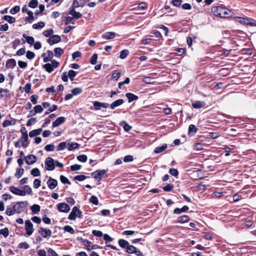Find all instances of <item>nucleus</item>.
Instances as JSON below:
<instances>
[{
    "instance_id": "obj_1",
    "label": "nucleus",
    "mask_w": 256,
    "mask_h": 256,
    "mask_svg": "<svg viewBox=\"0 0 256 256\" xmlns=\"http://www.w3.org/2000/svg\"><path fill=\"white\" fill-rule=\"evenodd\" d=\"M211 10L214 15L220 18H226L232 16L231 11L226 8L214 6L212 8Z\"/></svg>"
},
{
    "instance_id": "obj_2",
    "label": "nucleus",
    "mask_w": 256,
    "mask_h": 256,
    "mask_svg": "<svg viewBox=\"0 0 256 256\" xmlns=\"http://www.w3.org/2000/svg\"><path fill=\"white\" fill-rule=\"evenodd\" d=\"M234 18L236 22L244 25L256 26V21L253 19L238 16L235 17Z\"/></svg>"
},
{
    "instance_id": "obj_3",
    "label": "nucleus",
    "mask_w": 256,
    "mask_h": 256,
    "mask_svg": "<svg viewBox=\"0 0 256 256\" xmlns=\"http://www.w3.org/2000/svg\"><path fill=\"white\" fill-rule=\"evenodd\" d=\"M60 65L59 62L56 60H52L51 61V63H47L43 66V68L46 70L48 73L52 72L54 68H58Z\"/></svg>"
},
{
    "instance_id": "obj_4",
    "label": "nucleus",
    "mask_w": 256,
    "mask_h": 256,
    "mask_svg": "<svg viewBox=\"0 0 256 256\" xmlns=\"http://www.w3.org/2000/svg\"><path fill=\"white\" fill-rule=\"evenodd\" d=\"M82 216V212L76 206H75L72 208V211L69 214L68 218L70 220H74L76 217L81 218Z\"/></svg>"
},
{
    "instance_id": "obj_5",
    "label": "nucleus",
    "mask_w": 256,
    "mask_h": 256,
    "mask_svg": "<svg viewBox=\"0 0 256 256\" xmlns=\"http://www.w3.org/2000/svg\"><path fill=\"white\" fill-rule=\"evenodd\" d=\"M25 230L28 236H30L34 232L33 224L28 220L25 221Z\"/></svg>"
},
{
    "instance_id": "obj_6",
    "label": "nucleus",
    "mask_w": 256,
    "mask_h": 256,
    "mask_svg": "<svg viewBox=\"0 0 256 256\" xmlns=\"http://www.w3.org/2000/svg\"><path fill=\"white\" fill-rule=\"evenodd\" d=\"M27 204L26 202H17L14 206V210H15L16 213L20 214L22 211H23V209L22 208V207H25Z\"/></svg>"
},
{
    "instance_id": "obj_7",
    "label": "nucleus",
    "mask_w": 256,
    "mask_h": 256,
    "mask_svg": "<svg viewBox=\"0 0 256 256\" xmlns=\"http://www.w3.org/2000/svg\"><path fill=\"white\" fill-rule=\"evenodd\" d=\"M45 165L46 168L48 170H53L55 168L54 160L50 157L46 159Z\"/></svg>"
},
{
    "instance_id": "obj_8",
    "label": "nucleus",
    "mask_w": 256,
    "mask_h": 256,
    "mask_svg": "<svg viewBox=\"0 0 256 256\" xmlns=\"http://www.w3.org/2000/svg\"><path fill=\"white\" fill-rule=\"evenodd\" d=\"M54 56V54L52 51L48 50L46 52L42 54V56L44 58V62H48L52 60V58Z\"/></svg>"
},
{
    "instance_id": "obj_9",
    "label": "nucleus",
    "mask_w": 256,
    "mask_h": 256,
    "mask_svg": "<svg viewBox=\"0 0 256 256\" xmlns=\"http://www.w3.org/2000/svg\"><path fill=\"white\" fill-rule=\"evenodd\" d=\"M106 170H96L92 173V176L95 179L98 180H100L102 176L106 174Z\"/></svg>"
},
{
    "instance_id": "obj_10",
    "label": "nucleus",
    "mask_w": 256,
    "mask_h": 256,
    "mask_svg": "<svg viewBox=\"0 0 256 256\" xmlns=\"http://www.w3.org/2000/svg\"><path fill=\"white\" fill-rule=\"evenodd\" d=\"M61 38L60 36L56 34L52 36L48 40V43L52 46L60 42Z\"/></svg>"
},
{
    "instance_id": "obj_11",
    "label": "nucleus",
    "mask_w": 256,
    "mask_h": 256,
    "mask_svg": "<svg viewBox=\"0 0 256 256\" xmlns=\"http://www.w3.org/2000/svg\"><path fill=\"white\" fill-rule=\"evenodd\" d=\"M38 232L44 238L50 236L52 234V232L50 230L43 228H40L38 230Z\"/></svg>"
},
{
    "instance_id": "obj_12",
    "label": "nucleus",
    "mask_w": 256,
    "mask_h": 256,
    "mask_svg": "<svg viewBox=\"0 0 256 256\" xmlns=\"http://www.w3.org/2000/svg\"><path fill=\"white\" fill-rule=\"evenodd\" d=\"M58 210L60 212H69L70 208L66 204L60 203L58 205Z\"/></svg>"
},
{
    "instance_id": "obj_13",
    "label": "nucleus",
    "mask_w": 256,
    "mask_h": 256,
    "mask_svg": "<svg viewBox=\"0 0 256 256\" xmlns=\"http://www.w3.org/2000/svg\"><path fill=\"white\" fill-rule=\"evenodd\" d=\"M10 190L14 194L20 196H24V192L16 187L11 186L10 188Z\"/></svg>"
},
{
    "instance_id": "obj_14",
    "label": "nucleus",
    "mask_w": 256,
    "mask_h": 256,
    "mask_svg": "<svg viewBox=\"0 0 256 256\" xmlns=\"http://www.w3.org/2000/svg\"><path fill=\"white\" fill-rule=\"evenodd\" d=\"M26 162L28 165L34 164L36 160V157L33 154H30L26 157Z\"/></svg>"
},
{
    "instance_id": "obj_15",
    "label": "nucleus",
    "mask_w": 256,
    "mask_h": 256,
    "mask_svg": "<svg viewBox=\"0 0 256 256\" xmlns=\"http://www.w3.org/2000/svg\"><path fill=\"white\" fill-rule=\"evenodd\" d=\"M47 185L48 187L51 189H54L58 185V182L56 180L50 178L47 181Z\"/></svg>"
},
{
    "instance_id": "obj_16",
    "label": "nucleus",
    "mask_w": 256,
    "mask_h": 256,
    "mask_svg": "<svg viewBox=\"0 0 256 256\" xmlns=\"http://www.w3.org/2000/svg\"><path fill=\"white\" fill-rule=\"evenodd\" d=\"M22 144L24 147H26L28 145V135L27 131H25L20 138Z\"/></svg>"
},
{
    "instance_id": "obj_17",
    "label": "nucleus",
    "mask_w": 256,
    "mask_h": 256,
    "mask_svg": "<svg viewBox=\"0 0 256 256\" xmlns=\"http://www.w3.org/2000/svg\"><path fill=\"white\" fill-rule=\"evenodd\" d=\"M124 102V101L122 99H118L117 100L114 102H112L110 104V108L112 110L118 107L122 104Z\"/></svg>"
},
{
    "instance_id": "obj_18",
    "label": "nucleus",
    "mask_w": 256,
    "mask_h": 256,
    "mask_svg": "<svg viewBox=\"0 0 256 256\" xmlns=\"http://www.w3.org/2000/svg\"><path fill=\"white\" fill-rule=\"evenodd\" d=\"M86 2V0H74L72 4V7L74 8L82 7L84 6Z\"/></svg>"
},
{
    "instance_id": "obj_19",
    "label": "nucleus",
    "mask_w": 256,
    "mask_h": 256,
    "mask_svg": "<svg viewBox=\"0 0 256 256\" xmlns=\"http://www.w3.org/2000/svg\"><path fill=\"white\" fill-rule=\"evenodd\" d=\"M0 97L2 98H10V94L8 89L0 88Z\"/></svg>"
},
{
    "instance_id": "obj_20",
    "label": "nucleus",
    "mask_w": 256,
    "mask_h": 256,
    "mask_svg": "<svg viewBox=\"0 0 256 256\" xmlns=\"http://www.w3.org/2000/svg\"><path fill=\"white\" fill-rule=\"evenodd\" d=\"M66 118L63 116L58 118L54 122H52V126L56 127L65 122Z\"/></svg>"
},
{
    "instance_id": "obj_21",
    "label": "nucleus",
    "mask_w": 256,
    "mask_h": 256,
    "mask_svg": "<svg viewBox=\"0 0 256 256\" xmlns=\"http://www.w3.org/2000/svg\"><path fill=\"white\" fill-rule=\"evenodd\" d=\"M16 66V61L13 58L8 60L6 64V66L8 68H13Z\"/></svg>"
},
{
    "instance_id": "obj_22",
    "label": "nucleus",
    "mask_w": 256,
    "mask_h": 256,
    "mask_svg": "<svg viewBox=\"0 0 256 256\" xmlns=\"http://www.w3.org/2000/svg\"><path fill=\"white\" fill-rule=\"evenodd\" d=\"M116 34L114 32H106L104 34L102 38L105 40H110L114 38Z\"/></svg>"
},
{
    "instance_id": "obj_23",
    "label": "nucleus",
    "mask_w": 256,
    "mask_h": 256,
    "mask_svg": "<svg viewBox=\"0 0 256 256\" xmlns=\"http://www.w3.org/2000/svg\"><path fill=\"white\" fill-rule=\"evenodd\" d=\"M69 14L74 18L76 19L79 18L82 16V14L80 12H76L74 8L72 10L70 11Z\"/></svg>"
},
{
    "instance_id": "obj_24",
    "label": "nucleus",
    "mask_w": 256,
    "mask_h": 256,
    "mask_svg": "<svg viewBox=\"0 0 256 256\" xmlns=\"http://www.w3.org/2000/svg\"><path fill=\"white\" fill-rule=\"evenodd\" d=\"M205 103L202 101H196L192 104V106L194 108H200L204 107Z\"/></svg>"
},
{
    "instance_id": "obj_25",
    "label": "nucleus",
    "mask_w": 256,
    "mask_h": 256,
    "mask_svg": "<svg viewBox=\"0 0 256 256\" xmlns=\"http://www.w3.org/2000/svg\"><path fill=\"white\" fill-rule=\"evenodd\" d=\"M27 14H28V16L25 18L24 21L26 22L30 23L34 20V16L33 15L34 14L30 10H28Z\"/></svg>"
},
{
    "instance_id": "obj_26",
    "label": "nucleus",
    "mask_w": 256,
    "mask_h": 256,
    "mask_svg": "<svg viewBox=\"0 0 256 256\" xmlns=\"http://www.w3.org/2000/svg\"><path fill=\"white\" fill-rule=\"evenodd\" d=\"M64 50L59 47L56 48L54 50V56L56 58H60L63 54Z\"/></svg>"
},
{
    "instance_id": "obj_27",
    "label": "nucleus",
    "mask_w": 256,
    "mask_h": 256,
    "mask_svg": "<svg viewBox=\"0 0 256 256\" xmlns=\"http://www.w3.org/2000/svg\"><path fill=\"white\" fill-rule=\"evenodd\" d=\"M126 96L128 98L129 102H132V101L137 100L138 99V96L132 93H126Z\"/></svg>"
},
{
    "instance_id": "obj_28",
    "label": "nucleus",
    "mask_w": 256,
    "mask_h": 256,
    "mask_svg": "<svg viewBox=\"0 0 256 256\" xmlns=\"http://www.w3.org/2000/svg\"><path fill=\"white\" fill-rule=\"evenodd\" d=\"M42 132V128H38L32 130L29 132V136L30 138H32L39 135Z\"/></svg>"
},
{
    "instance_id": "obj_29",
    "label": "nucleus",
    "mask_w": 256,
    "mask_h": 256,
    "mask_svg": "<svg viewBox=\"0 0 256 256\" xmlns=\"http://www.w3.org/2000/svg\"><path fill=\"white\" fill-rule=\"evenodd\" d=\"M167 148V144H164L161 146L156 147L154 150V152L156 154H160L164 152Z\"/></svg>"
},
{
    "instance_id": "obj_30",
    "label": "nucleus",
    "mask_w": 256,
    "mask_h": 256,
    "mask_svg": "<svg viewBox=\"0 0 256 256\" xmlns=\"http://www.w3.org/2000/svg\"><path fill=\"white\" fill-rule=\"evenodd\" d=\"M188 210V207L186 206H184L182 208H176L174 210V213L179 214L183 212H186Z\"/></svg>"
},
{
    "instance_id": "obj_31",
    "label": "nucleus",
    "mask_w": 256,
    "mask_h": 256,
    "mask_svg": "<svg viewBox=\"0 0 256 256\" xmlns=\"http://www.w3.org/2000/svg\"><path fill=\"white\" fill-rule=\"evenodd\" d=\"M80 145V144L74 142L72 144H67V148L69 150H72L76 148H78Z\"/></svg>"
},
{
    "instance_id": "obj_32",
    "label": "nucleus",
    "mask_w": 256,
    "mask_h": 256,
    "mask_svg": "<svg viewBox=\"0 0 256 256\" xmlns=\"http://www.w3.org/2000/svg\"><path fill=\"white\" fill-rule=\"evenodd\" d=\"M22 36L26 38V42L30 45H32L34 42V38L32 36H28L26 34H23Z\"/></svg>"
},
{
    "instance_id": "obj_33",
    "label": "nucleus",
    "mask_w": 256,
    "mask_h": 256,
    "mask_svg": "<svg viewBox=\"0 0 256 256\" xmlns=\"http://www.w3.org/2000/svg\"><path fill=\"white\" fill-rule=\"evenodd\" d=\"M120 126L123 127L124 129L126 132L130 131L131 128L132 126H130L125 121H122L120 124Z\"/></svg>"
},
{
    "instance_id": "obj_34",
    "label": "nucleus",
    "mask_w": 256,
    "mask_h": 256,
    "mask_svg": "<svg viewBox=\"0 0 256 256\" xmlns=\"http://www.w3.org/2000/svg\"><path fill=\"white\" fill-rule=\"evenodd\" d=\"M189 220V218L186 215H184L181 216H179L178 218V222L180 223H184L188 222Z\"/></svg>"
},
{
    "instance_id": "obj_35",
    "label": "nucleus",
    "mask_w": 256,
    "mask_h": 256,
    "mask_svg": "<svg viewBox=\"0 0 256 256\" xmlns=\"http://www.w3.org/2000/svg\"><path fill=\"white\" fill-rule=\"evenodd\" d=\"M23 189H24V190H22L24 192V196L26 194L30 195L32 193V191L31 188L28 185H26V186H24Z\"/></svg>"
},
{
    "instance_id": "obj_36",
    "label": "nucleus",
    "mask_w": 256,
    "mask_h": 256,
    "mask_svg": "<svg viewBox=\"0 0 256 256\" xmlns=\"http://www.w3.org/2000/svg\"><path fill=\"white\" fill-rule=\"evenodd\" d=\"M118 243L119 246L122 248H127L128 246V242L123 239L119 240Z\"/></svg>"
},
{
    "instance_id": "obj_37",
    "label": "nucleus",
    "mask_w": 256,
    "mask_h": 256,
    "mask_svg": "<svg viewBox=\"0 0 256 256\" xmlns=\"http://www.w3.org/2000/svg\"><path fill=\"white\" fill-rule=\"evenodd\" d=\"M40 206L38 204H34L31 206L32 212L34 214H38L40 211Z\"/></svg>"
},
{
    "instance_id": "obj_38",
    "label": "nucleus",
    "mask_w": 256,
    "mask_h": 256,
    "mask_svg": "<svg viewBox=\"0 0 256 256\" xmlns=\"http://www.w3.org/2000/svg\"><path fill=\"white\" fill-rule=\"evenodd\" d=\"M136 250V247H134L132 245H128V247L126 248V252L130 254H134Z\"/></svg>"
},
{
    "instance_id": "obj_39",
    "label": "nucleus",
    "mask_w": 256,
    "mask_h": 256,
    "mask_svg": "<svg viewBox=\"0 0 256 256\" xmlns=\"http://www.w3.org/2000/svg\"><path fill=\"white\" fill-rule=\"evenodd\" d=\"M4 19L10 24H12L16 21L15 18L10 16H4Z\"/></svg>"
},
{
    "instance_id": "obj_40",
    "label": "nucleus",
    "mask_w": 256,
    "mask_h": 256,
    "mask_svg": "<svg viewBox=\"0 0 256 256\" xmlns=\"http://www.w3.org/2000/svg\"><path fill=\"white\" fill-rule=\"evenodd\" d=\"M45 24L44 22H40L36 24H34L32 25V28L34 29H38L42 28L44 26Z\"/></svg>"
},
{
    "instance_id": "obj_41",
    "label": "nucleus",
    "mask_w": 256,
    "mask_h": 256,
    "mask_svg": "<svg viewBox=\"0 0 256 256\" xmlns=\"http://www.w3.org/2000/svg\"><path fill=\"white\" fill-rule=\"evenodd\" d=\"M16 214L15 210H14V207L11 208H7L6 210V214L8 216L14 215Z\"/></svg>"
},
{
    "instance_id": "obj_42",
    "label": "nucleus",
    "mask_w": 256,
    "mask_h": 256,
    "mask_svg": "<svg viewBox=\"0 0 256 256\" xmlns=\"http://www.w3.org/2000/svg\"><path fill=\"white\" fill-rule=\"evenodd\" d=\"M0 234L3 235L4 237L6 238L9 235V230L7 228L0 230Z\"/></svg>"
},
{
    "instance_id": "obj_43",
    "label": "nucleus",
    "mask_w": 256,
    "mask_h": 256,
    "mask_svg": "<svg viewBox=\"0 0 256 256\" xmlns=\"http://www.w3.org/2000/svg\"><path fill=\"white\" fill-rule=\"evenodd\" d=\"M24 172V170L23 168H18L16 170V172L15 174V176L18 178H20L22 175L23 174Z\"/></svg>"
},
{
    "instance_id": "obj_44",
    "label": "nucleus",
    "mask_w": 256,
    "mask_h": 256,
    "mask_svg": "<svg viewBox=\"0 0 256 256\" xmlns=\"http://www.w3.org/2000/svg\"><path fill=\"white\" fill-rule=\"evenodd\" d=\"M129 52L127 50H124L120 52V58L121 59L125 58L128 54Z\"/></svg>"
},
{
    "instance_id": "obj_45",
    "label": "nucleus",
    "mask_w": 256,
    "mask_h": 256,
    "mask_svg": "<svg viewBox=\"0 0 256 256\" xmlns=\"http://www.w3.org/2000/svg\"><path fill=\"white\" fill-rule=\"evenodd\" d=\"M30 174L34 176H38L40 175V171L38 168H33L31 170Z\"/></svg>"
},
{
    "instance_id": "obj_46",
    "label": "nucleus",
    "mask_w": 256,
    "mask_h": 256,
    "mask_svg": "<svg viewBox=\"0 0 256 256\" xmlns=\"http://www.w3.org/2000/svg\"><path fill=\"white\" fill-rule=\"evenodd\" d=\"M38 6V0H31L28 4V6L32 8H36Z\"/></svg>"
},
{
    "instance_id": "obj_47",
    "label": "nucleus",
    "mask_w": 256,
    "mask_h": 256,
    "mask_svg": "<svg viewBox=\"0 0 256 256\" xmlns=\"http://www.w3.org/2000/svg\"><path fill=\"white\" fill-rule=\"evenodd\" d=\"M64 232H68L71 234H74V228L70 226H66L64 227Z\"/></svg>"
},
{
    "instance_id": "obj_48",
    "label": "nucleus",
    "mask_w": 256,
    "mask_h": 256,
    "mask_svg": "<svg viewBox=\"0 0 256 256\" xmlns=\"http://www.w3.org/2000/svg\"><path fill=\"white\" fill-rule=\"evenodd\" d=\"M82 92V89L80 88H76L72 90L73 96H76L80 94Z\"/></svg>"
},
{
    "instance_id": "obj_49",
    "label": "nucleus",
    "mask_w": 256,
    "mask_h": 256,
    "mask_svg": "<svg viewBox=\"0 0 256 256\" xmlns=\"http://www.w3.org/2000/svg\"><path fill=\"white\" fill-rule=\"evenodd\" d=\"M67 148V144L66 142H62L59 144L58 146V150H62L65 148Z\"/></svg>"
},
{
    "instance_id": "obj_50",
    "label": "nucleus",
    "mask_w": 256,
    "mask_h": 256,
    "mask_svg": "<svg viewBox=\"0 0 256 256\" xmlns=\"http://www.w3.org/2000/svg\"><path fill=\"white\" fill-rule=\"evenodd\" d=\"M76 158L78 161L82 162H86L87 160V156L85 154L79 155Z\"/></svg>"
},
{
    "instance_id": "obj_51",
    "label": "nucleus",
    "mask_w": 256,
    "mask_h": 256,
    "mask_svg": "<svg viewBox=\"0 0 256 256\" xmlns=\"http://www.w3.org/2000/svg\"><path fill=\"white\" fill-rule=\"evenodd\" d=\"M68 74L70 79L72 81L76 76V72L74 70H70Z\"/></svg>"
},
{
    "instance_id": "obj_52",
    "label": "nucleus",
    "mask_w": 256,
    "mask_h": 256,
    "mask_svg": "<svg viewBox=\"0 0 256 256\" xmlns=\"http://www.w3.org/2000/svg\"><path fill=\"white\" fill-rule=\"evenodd\" d=\"M54 33V30L52 29L46 30L43 32V34L46 37H49L51 36Z\"/></svg>"
},
{
    "instance_id": "obj_53",
    "label": "nucleus",
    "mask_w": 256,
    "mask_h": 256,
    "mask_svg": "<svg viewBox=\"0 0 256 256\" xmlns=\"http://www.w3.org/2000/svg\"><path fill=\"white\" fill-rule=\"evenodd\" d=\"M196 128L194 125L190 124L188 128V132L190 134H194L196 132Z\"/></svg>"
},
{
    "instance_id": "obj_54",
    "label": "nucleus",
    "mask_w": 256,
    "mask_h": 256,
    "mask_svg": "<svg viewBox=\"0 0 256 256\" xmlns=\"http://www.w3.org/2000/svg\"><path fill=\"white\" fill-rule=\"evenodd\" d=\"M58 108V106L54 104L52 106L51 108H48L44 113L45 115H47L49 114L50 113L56 110Z\"/></svg>"
},
{
    "instance_id": "obj_55",
    "label": "nucleus",
    "mask_w": 256,
    "mask_h": 256,
    "mask_svg": "<svg viewBox=\"0 0 256 256\" xmlns=\"http://www.w3.org/2000/svg\"><path fill=\"white\" fill-rule=\"evenodd\" d=\"M18 248H20L26 250L29 248V244L26 242H22L18 244Z\"/></svg>"
},
{
    "instance_id": "obj_56",
    "label": "nucleus",
    "mask_w": 256,
    "mask_h": 256,
    "mask_svg": "<svg viewBox=\"0 0 256 256\" xmlns=\"http://www.w3.org/2000/svg\"><path fill=\"white\" fill-rule=\"evenodd\" d=\"M86 178V176L84 175H78L74 177V180L78 181H83Z\"/></svg>"
},
{
    "instance_id": "obj_57",
    "label": "nucleus",
    "mask_w": 256,
    "mask_h": 256,
    "mask_svg": "<svg viewBox=\"0 0 256 256\" xmlns=\"http://www.w3.org/2000/svg\"><path fill=\"white\" fill-rule=\"evenodd\" d=\"M44 150L46 151H54V146L53 144H49L45 146Z\"/></svg>"
},
{
    "instance_id": "obj_58",
    "label": "nucleus",
    "mask_w": 256,
    "mask_h": 256,
    "mask_svg": "<svg viewBox=\"0 0 256 256\" xmlns=\"http://www.w3.org/2000/svg\"><path fill=\"white\" fill-rule=\"evenodd\" d=\"M120 76V72L116 70L114 71L112 74V78L115 80H118Z\"/></svg>"
},
{
    "instance_id": "obj_59",
    "label": "nucleus",
    "mask_w": 256,
    "mask_h": 256,
    "mask_svg": "<svg viewBox=\"0 0 256 256\" xmlns=\"http://www.w3.org/2000/svg\"><path fill=\"white\" fill-rule=\"evenodd\" d=\"M20 10V8L19 6H14L13 8H12L10 10V12L12 14H15L16 13L18 12Z\"/></svg>"
},
{
    "instance_id": "obj_60",
    "label": "nucleus",
    "mask_w": 256,
    "mask_h": 256,
    "mask_svg": "<svg viewBox=\"0 0 256 256\" xmlns=\"http://www.w3.org/2000/svg\"><path fill=\"white\" fill-rule=\"evenodd\" d=\"M60 180L63 184H70V182L69 181V180L62 175L60 176Z\"/></svg>"
},
{
    "instance_id": "obj_61",
    "label": "nucleus",
    "mask_w": 256,
    "mask_h": 256,
    "mask_svg": "<svg viewBox=\"0 0 256 256\" xmlns=\"http://www.w3.org/2000/svg\"><path fill=\"white\" fill-rule=\"evenodd\" d=\"M98 55L96 54H94L90 60V63L92 64H96L97 62Z\"/></svg>"
},
{
    "instance_id": "obj_62",
    "label": "nucleus",
    "mask_w": 256,
    "mask_h": 256,
    "mask_svg": "<svg viewBox=\"0 0 256 256\" xmlns=\"http://www.w3.org/2000/svg\"><path fill=\"white\" fill-rule=\"evenodd\" d=\"M34 108L36 114L40 113L44 110V108L41 105H37V106H35Z\"/></svg>"
},
{
    "instance_id": "obj_63",
    "label": "nucleus",
    "mask_w": 256,
    "mask_h": 256,
    "mask_svg": "<svg viewBox=\"0 0 256 256\" xmlns=\"http://www.w3.org/2000/svg\"><path fill=\"white\" fill-rule=\"evenodd\" d=\"M90 202L92 203L93 204H94L95 205H97L98 202V198L94 196H92L90 197Z\"/></svg>"
},
{
    "instance_id": "obj_64",
    "label": "nucleus",
    "mask_w": 256,
    "mask_h": 256,
    "mask_svg": "<svg viewBox=\"0 0 256 256\" xmlns=\"http://www.w3.org/2000/svg\"><path fill=\"white\" fill-rule=\"evenodd\" d=\"M34 54L31 51H28L26 54V58L29 60H32L34 58Z\"/></svg>"
}]
</instances>
